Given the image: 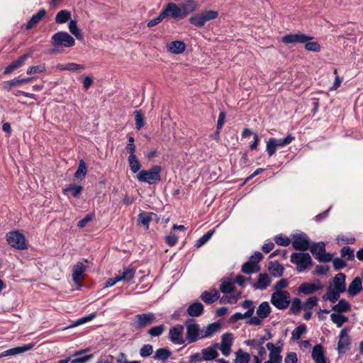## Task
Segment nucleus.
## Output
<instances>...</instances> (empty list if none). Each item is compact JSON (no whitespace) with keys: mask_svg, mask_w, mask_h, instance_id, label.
Returning a JSON list of instances; mask_svg holds the SVG:
<instances>
[{"mask_svg":"<svg viewBox=\"0 0 363 363\" xmlns=\"http://www.w3.org/2000/svg\"><path fill=\"white\" fill-rule=\"evenodd\" d=\"M95 317H96V314L95 313L89 314L88 315H86L84 317H82V318L77 320L73 324H72L69 326L65 328V329L69 328H73V327H76V326L82 325L84 323H86L91 320Z\"/></svg>","mask_w":363,"mask_h":363,"instance_id":"3c124183","label":"nucleus"},{"mask_svg":"<svg viewBox=\"0 0 363 363\" xmlns=\"http://www.w3.org/2000/svg\"><path fill=\"white\" fill-rule=\"evenodd\" d=\"M345 279V274L341 272L337 274L333 278L334 289L338 290L340 292H345L346 290Z\"/></svg>","mask_w":363,"mask_h":363,"instance_id":"cd10ccee","label":"nucleus"},{"mask_svg":"<svg viewBox=\"0 0 363 363\" xmlns=\"http://www.w3.org/2000/svg\"><path fill=\"white\" fill-rule=\"evenodd\" d=\"M83 187L79 185L69 184L64 191L71 192L74 197H78L82 193Z\"/></svg>","mask_w":363,"mask_h":363,"instance_id":"5fc2aeb1","label":"nucleus"},{"mask_svg":"<svg viewBox=\"0 0 363 363\" xmlns=\"http://www.w3.org/2000/svg\"><path fill=\"white\" fill-rule=\"evenodd\" d=\"M68 28L70 33L74 35L77 39L80 40L83 39V35L81 33L76 21L71 20L69 23Z\"/></svg>","mask_w":363,"mask_h":363,"instance_id":"a19ab883","label":"nucleus"},{"mask_svg":"<svg viewBox=\"0 0 363 363\" xmlns=\"http://www.w3.org/2000/svg\"><path fill=\"white\" fill-rule=\"evenodd\" d=\"M274 240L277 245L284 247H286L291 243V240L286 236H283L282 235L276 236Z\"/></svg>","mask_w":363,"mask_h":363,"instance_id":"e2e57ef3","label":"nucleus"},{"mask_svg":"<svg viewBox=\"0 0 363 363\" xmlns=\"http://www.w3.org/2000/svg\"><path fill=\"white\" fill-rule=\"evenodd\" d=\"M318 298L316 296H311L308 298L303 305V311H311L314 306L318 304Z\"/></svg>","mask_w":363,"mask_h":363,"instance_id":"864d4df0","label":"nucleus"},{"mask_svg":"<svg viewBox=\"0 0 363 363\" xmlns=\"http://www.w3.org/2000/svg\"><path fill=\"white\" fill-rule=\"evenodd\" d=\"M33 54V51H30L28 53H26L21 57H19L16 60L13 61L10 63L4 71V74H9L13 72L14 70L17 69L20 67L24 65L26 60L31 56Z\"/></svg>","mask_w":363,"mask_h":363,"instance_id":"6ab92c4d","label":"nucleus"},{"mask_svg":"<svg viewBox=\"0 0 363 363\" xmlns=\"http://www.w3.org/2000/svg\"><path fill=\"white\" fill-rule=\"evenodd\" d=\"M218 16V13L216 11H203L192 16L189 18V22L195 26L201 28L203 27L206 22L216 19Z\"/></svg>","mask_w":363,"mask_h":363,"instance_id":"39448f33","label":"nucleus"},{"mask_svg":"<svg viewBox=\"0 0 363 363\" xmlns=\"http://www.w3.org/2000/svg\"><path fill=\"white\" fill-rule=\"evenodd\" d=\"M298 358L296 352H289L284 359V363H297Z\"/></svg>","mask_w":363,"mask_h":363,"instance_id":"774afa93","label":"nucleus"},{"mask_svg":"<svg viewBox=\"0 0 363 363\" xmlns=\"http://www.w3.org/2000/svg\"><path fill=\"white\" fill-rule=\"evenodd\" d=\"M215 232V230H210L206 233H205L201 238H200L196 242L195 247L197 248L201 247L204 244H206L210 238L212 237Z\"/></svg>","mask_w":363,"mask_h":363,"instance_id":"de8ad7c7","label":"nucleus"},{"mask_svg":"<svg viewBox=\"0 0 363 363\" xmlns=\"http://www.w3.org/2000/svg\"><path fill=\"white\" fill-rule=\"evenodd\" d=\"M221 325L218 322H214L208 325L205 328L202 329L203 333L201 337L203 339L211 337L220 329Z\"/></svg>","mask_w":363,"mask_h":363,"instance_id":"2f4dec72","label":"nucleus"},{"mask_svg":"<svg viewBox=\"0 0 363 363\" xmlns=\"http://www.w3.org/2000/svg\"><path fill=\"white\" fill-rule=\"evenodd\" d=\"M186 312L191 317H199L203 312V306L199 302L194 303L188 307Z\"/></svg>","mask_w":363,"mask_h":363,"instance_id":"72a5a7b5","label":"nucleus"},{"mask_svg":"<svg viewBox=\"0 0 363 363\" xmlns=\"http://www.w3.org/2000/svg\"><path fill=\"white\" fill-rule=\"evenodd\" d=\"M312 357L316 363H327L323 348L321 345H316L312 350Z\"/></svg>","mask_w":363,"mask_h":363,"instance_id":"c85d7f7f","label":"nucleus"},{"mask_svg":"<svg viewBox=\"0 0 363 363\" xmlns=\"http://www.w3.org/2000/svg\"><path fill=\"white\" fill-rule=\"evenodd\" d=\"M184 325L177 324L169 329V339L174 345H184L185 337L184 336Z\"/></svg>","mask_w":363,"mask_h":363,"instance_id":"ddd939ff","label":"nucleus"},{"mask_svg":"<svg viewBox=\"0 0 363 363\" xmlns=\"http://www.w3.org/2000/svg\"><path fill=\"white\" fill-rule=\"evenodd\" d=\"M350 308V304L345 299L340 300L337 304L333 306V310L338 313L347 312Z\"/></svg>","mask_w":363,"mask_h":363,"instance_id":"58836bf2","label":"nucleus"},{"mask_svg":"<svg viewBox=\"0 0 363 363\" xmlns=\"http://www.w3.org/2000/svg\"><path fill=\"white\" fill-rule=\"evenodd\" d=\"M288 286V280L286 279H281L275 284L274 286V290L275 291H284L282 289L286 288Z\"/></svg>","mask_w":363,"mask_h":363,"instance_id":"0e129e2a","label":"nucleus"},{"mask_svg":"<svg viewBox=\"0 0 363 363\" xmlns=\"http://www.w3.org/2000/svg\"><path fill=\"white\" fill-rule=\"evenodd\" d=\"M305 43V49L312 52H319L320 50V46L317 42H309L307 41Z\"/></svg>","mask_w":363,"mask_h":363,"instance_id":"69168bd1","label":"nucleus"},{"mask_svg":"<svg viewBox=\"0 0 363 363\" xmlns=\"http://www.w3.org/2000/svg\"><path fill=\"white\" fill-rule=\"evenodd\" d=\"M340 252L341 257L347 260H353L354 259V251L349 246L343 247Z\"/></svg>","mask_w":363,"mask_h":363,"instance_id":"09e8293b","label":"nucleus"},{"mask_svg":"<svg viewBox=\"0 0 363 363\" xmlns=\"http://www.w3.org/2000/svg\"><path fill=\"white\" fill-rule=\"evenodd\" d=\"M86 270V267L80 262H77L72 270V280L75 284L79 285L81 281L84 279V274Z\"/></svg>","mask_w":363,"mask_h":363,"instance_id":"aec40b11","label":"nucleus"},{"mask_svg":"<svg viewBox=\"0 0 363 363\" xmlns=\"http://www.w3.org/2000/svg\"><path fill=\"white\" fill-rule=\"evenodd\" d=\"M272 279L269 274L262 273L259 274L257 281L253 284V288L255 289L264 290L270 285Z\"/></svg>","mask_w":363,"mask_h":363,"instance_id":"4be33fe9","label":"nucleus"},{"mask_svg":"<svg viewBox=\"0 0 363 363\" xmlns=\"http://www.w3.org/2000/svg\"><path fill=\"white\" fill-rule=\"evenodd\" d=\"M180 8L183 18H185L189 13L198 9L199 4L194 0H186Z\"/></svg>","mask_w":363,"mask_h":363,"instance_id":"7c9ffc66","label":"nucleus"},{"mask_svg":"<svg viewBox=\"0 0 363 363\" xmlns=\"http://www.w3.org/2000/svg\"><path fill=\"white\" fill-rule=\"evenodd\" d=\"M332 260H333V267L335 270H339V269H343L347 265L346 262L341 258L337 257V258H335L334 259H332Z\"/></svg>","mask_w":363,"mask_h":363,"instance_id":"338daca9","label":"nucleus"},{"mask_svg":"<svg viewBox=\"0 0 363 363\" xmlns=\"http://www.w3.org/2000/svg\"><path fill=\"white\" fill-rule=\"evenodd\" d=\"M155 216L153 213L142 212L138 215V221L147 229L152 217Z\"/></svg>","mask_w":363,"mask_h":363,"instance_id":"ea45409f","label":"nucleus"},{"mask_svg":"<svg viewBox=\"0 0 363 363\" xmlns=\"http://www.w3.org/2000/svg\"><path fill=\"white\" fill-rule=\"evenodd\" d=\"M33 347V344H28V345H25L22 347H13L11 349H9L0 354V358L6 357V356L16 355V354L27 352V351L31 350Z\"/></svg>","mask_w":363,"mask_h":363,"instance_id":"a878e982","label":"nucleus"},{"mask_svg":"<svg viewBox=\"0 0 363 363\" xmlns=\"http://www.w3.org/2000/svg\"><path fill=\"white\" fill-rule=\"evenodd\" d=\"M87 173V169L85 162L83 160L79 161V167L76 172L74 173V177L79 178L81 176L84 177Z\"/></svg>","mask_w":363,"mask_h":363,"instance_id":"6e6d98bb","label":"nucleus"},{"mask_svg":"<svg viewBox=\"0 0 363 363\" xmlns=\"http://www.w3.org/2000/svg\"><path fill=\"white\" fill-rule=\"evenodd\" d=\"M164 330L165 327L164 325H159L150 328L147 331V333L151 337H158L164 333Z\"/></svg>","mask_w":363,"mask_h":363,"instance_id":"603ef678","label":"nucleus"},{"mask_svg":"<svg viewBox=\"0 0 363 363\" xmlns=\"http://www.w3.org/2000/svg\"><path fill=\"white\" fill-rule=\"evenodd\" d=\"M306 331V326L305 324H301L297 326L291 333V338L293 340H298L301 335Z\"/></svg>","mask_w":363,"mask_h":363,"instance_id":"49530a36","label":"nucleus"},{"mask_svg":"<svg viewBox=\"0 0 363 363\" xmlns=\"http://www.w3.org/2000/svg\"><path fill=\"white\" fill-rule=\"evenodd\" d=\"M51 43L54 47L52 52H57L60 48H71L74 46L75 40L68 33L59 31L52 36Z\"/></svg>","mask_w":363,"mask_h":363,"instance_id":"f257e3e1","label":"nucleus"},{"mask_svg":"<svg viewBox=\"0 0 363 363\" xmlns=\"http://www.w3.org/2000/svg\"><path fill=\"white\" fill-rule=\"evenodd\" d=\"M128 164H129L130 170L133 173L139 172L141 165H140V163L138 159L137 158V157L136 156H129L128 158Z\"/></svg>","mask_w":363,"mask_h":363,"instance_id":"a18cd8bd","label":"nucleus"},{"mask_svg":"<svg viewBox=\"0 0 363 363\" xmlns=\"http://www.w3.org/2000/svg\"><path fill=\"white\" fill-rule=\"evenodd\" d=\"M220 350L224 356H228L230 353V347L233 343L232 334L225 333L222 335Z\"/></svg>","mask_w":363,"mask_h":363,"instance_id":"b1692460","label":"nucleus"},{"mask_svg":"<svg viewBox=\"0 0 363 363\" xmlns=\"http://www.w3.org/2000/svg\"><path fill=\"white\" fill-rule=\"evenodd\" d=\"M46 71V66L45 64H41L37 66H31L28 68L26 73L28 74H33L37 73H43Z\"/></svg>","mask_w":363,"mask_h":363,"instance_id":"13d9d810","label":"nucleus"},{"mask_svg":"<svg viewBox=\"0 0 363 363\" xmlns=\"http://www.w3.org/2000/svg\"><path fill=\"white\" fill-rule=\"evenodd\" d=\"M330 319L338 328H340L344 323L349 320L347 317L338 313H332L330 315Z\"/></svg>","mask_w":363,"mask_h":363,"instance_id":"79ce46f5","label":"nucleus"},{"mask_svg":"<svg viewBox=\"0 0 363 363\" xmlns=\"http://www.w3.org/2000/svg\"><path fill=\"white\" fill-rule=\"evenodd\" d=\"M313 39V37L307 35L306 34L298 33H289L284 35L281 41L284 44H294V43H304Z\"/></svg>","mask_w":363,"mask_h":363,"instance_id":"dca6fc26","label":"nucleus"},{"mask_svg":"<svg viewBox=\"0 0 363 363\" xmlns=\"http://www.w3.org/2000/svg\"><path fill=\"white\" fill-rule=\"evenodd\" d=\"M220 290L223 294H229L235 291V286L231 281L222 280L220 286Z\"/></svg>","mask_w":363,"mask_h":363,"instance_id":"8fccbe9b","label":"nucleus"},{"mask_svg":"<svg viewBox=\"0 0 363 363\" xmlns=\"http://www.w3.org/2000/svg\"><path fill=\"white\" fill-rule=\"evenodd\" d=\"M250 359V355L247 352H240L237 353L235 363H248Z\"/></svg>","mask_w":363,"mask_h":363,"instance_id":"052dcab7","label":"nucleus"},{"mask_svg":"<svg viewBox=\"0 0 363 363\" xmlns=\"http://www.w3.org/2000/svg\"><path fill=\"white\" fill-rule=\"evenodd\" d=\"M350 344L351 341L348 335V330L347 328L342 329L340 333L339 341L337 347L338 353L345 354L350 350Z\"/></svg>","mask_w":363,"mask_h":363,"instance_id":"a211bd4d","label":"nucleus"},{"mask_svg":"<svg viewBox=\"0 0 363 363\" xmlns=\"http://www.w3.org/2000/svg\"><path fill=\"white\" fill-rule=\"evenodd\" d=\"M186 328V338L189 343H193L199 340L203 339L201 337L203 331L200 325L194 322V320L189 319L184 323Z\"/></svg>","mask_w":363,"mask_h":363,"instance_id":"20e7f679","label":"nucleus"},{"mask_svg":"<svg viewBox=\"0 0 363 363\" xmlns=\"http://www.w3.org/2000/svg\"><path fill=\"white\" fill-rule=\"evenodd\" d=\"M218 348V344L215 343L210 347L202 349V358L204 359V361H211L215 359L218 355L217 352Z\"/></svg>","mask_w":363,"mask_h":363,"instance_id":"5701e85b","label":"nucleus"},{"mask_svg":"<svg viewBox=\"0 0 363 363\" xmlns=\"http://www.w3.org/2000/svg\"><path fill=\"white\" fill-rule=\"evenodd\" d=\"M201 299L206 304H212L220 298V294L216 289L204 291L200 296Z\"/></svg>","mask_w":363,"mask_h":363,"instance_id":"412c9836","label":"nucleus"},{"mask_svg":"<svg viewBox=\"0 0 363 363\" xmlns=\"http://www.w3.org/2000/svg\"><path fill=\"white\" fill-rule=\"evenodd\" d=\"M324 285L322 282L317 279L315 280L312 283L309 282H303L302 283L298 288V291L299 294H303L305 295H310L315 293L317 291L323 289Z\"/></svg>","mask_w":363,"mask_h":363,"instance_id":"4468645a","label":"nucleus"},{"mask_svg":"<svg viewBox=\"0 0 363 363\" xmlns=\"http://www.w3.org/2000/svg\"><path fill=\"white\" fill-rule=\"evenodd\" d=\"M46 11L45 9L40 10L36 14L33 15L30 21L26 24V29L29 30L35 27L45 16Z\"/></svg>","mask_w":363,"mask_h":363,"instance_id":"e433bc0d","label":"nucleus"},{"mask_svg":"<svg viewBox=\"0 0 363 363\" xmlns=\"http://www.w3.org/2000/svg\"><path fill=\"white\" fill-rule=\"evenodd\" d=\"M161 12L164 18L170 16L174 19L184 18L180 6L173 2L168 3Z\"/></svg>","mask_w":363,"mask_h":363,"instance_id":"f3484780","label":"nucleus"},{"mask_svg":"<svg viewBox=\"0 0 363 363\" xmlns=\"http://www.w3.org/2000/svg\"><path fill=\"white\" fill-rule=\"evenodd\" d=\"M310 251L319 262H329L332 261V255L326 252L325 245L323 242L313 243Z\"/></svg>","mask_w":363,"mask_h":363,"instance_id":"9d476101","label":"nucleus"},{"mask_svg":"<svg viewBox=\"0 0 363 363\" xmlns=\"http://www.w3.org/2000/svg\"><path fill=\"white\" fill-rule=\"evenodd\" d=\"M259 270L260 266L250 261L245 262L242 267V272L247 274L257 272Z\"/></svg>","mask_w":363,"mask_h":363,"instance_id":"4c0bfd02","label":"nucleus"},{"mask_svg":"<svg viewBox=\"0 0 363 363\" xmlns=\"http://www.w3.org/2000/svg\"><path fill=\"white\" fill-rule=\"evenodd\" d=\"M171 354L172 352L167 348H160L156 350L154 358L155 359L165 361L171 356Z\"/></svg>","mask_w":363,"mask_h":363,"instance_id":"c03bdc74","label":"nucleus"},{"mask_svg":"<svg viewBox=\"0 0 363 363\" xmlns=\"http://www.w3.org/2000/svg\"><path fill=\"white\" fill-rule=\"evenodd\" d=\"M272 304L279 310L286 309L291 303V296L289 291H274L271 296Z\"/></svg>","mask_w":363,"mask_h":363,"instance_id":"423d86ee","label":"nucleus"},{"mask_svg":"<svg viewBox=\"0 0 363 363\" xmlns=\"http://www.w3.org/2000/svg\"><path fill=\"white\" fill-rule=\"evenodd\" d=\"M341 293L342 292L338 291V290L332 289L331 286H329L326 294L322 296V298L323 301H329L331 303H335L340 298Z\"/></svg>","mask_w":363,"mask_h":363,"instance_id":"c9c22d12","label":"nucleus"},{"mask_svg":"<svg viewBox=\"0 0 363 363\" xmlns=\"http://www.w3.org/2000/svg\"><path fill=\"white\" fill-rule=\"evenodd\" d=\"M301 308V301L298 298H294L291 301L290 311L293 314L297 315L299 313Z\"/></svg>","mask_w":363,"mask_h":363,"instance_id":"4d7b16f0","label":"nucleus"},{"mask_svg":"<svg viewBox=\"0 0 363 363\" xmlns=\"http://www.w3.org/2000/svg\"><path fill=\"white\" fill-rule=\"evenodd\" d=\"M34 77H26L23 79L15 78L12 80L5 81L3 83V88L7 91L11 89L13 86H18L23 84L30 82L33 80Z\"/></svg>","mask_w":363,"mask_h":363,"instance_id":"393cba45","label":"nucleus"},{"mask_svg":"<svg viewBox=\"0 0 363 363\" xmlns=\"http://www.w3.org/2000/svg\"><path fill=\"white\" fill-rule=\"evenodd\" d=\"M156 322V317L153 313L149 312L135 315L132 320V325L139 330L147 327Z\"/></svg>","mask_w":363,"mask_h":363,"instance_id":"1a4fd4ad","label":"nucleus"},{"mask_svg":"<svg viewBox=\"0 0 363 363\" xmlns=\"http://www.w3.org/2000/svg\"><path fill=\"white\" fill-rule=\"evenodd\" d=\"M162 167L159 165L152 166L149 170H141L137 174V179L140 182L153 184L161 180Z\"/></svg>","mask_w":363,"mask_h":363,"instance_id":"7ed1b4c3","label":"nucleus"},{"mask_svg":"<svg viewBox=\"0 0 363 363\" xmlns=\"http://www.w3.org/2000/svg\"><path fill=\"white\" fill-rule=\"evenodd\" d=\"M71 18V13L67 10L60 11L56 16L55 21L57 23H65Z\"/></svg>","mask_w":363,"mask_h":363,"instance_id":"37998d69","label":"nucleus"},{"mask_svg":"<svg viewBox=\"0 0 363 363\" xmlns=\"http://www.w3.org/2000/svg\"><path fill=\"white\" fill-rule=\"evenodd\" d=\"M290 261L296 266L298 272H303L313 265V260L308 252H294L291 255Z\"/></svg>","mask_w":363,"mask_h":363,"instance_id":"f03ea898","label":"nucleus"},{"mask_svg":"<svg viewBox=\"0 0 363 363\" xmlns=\"http://www.w3.org/2000/svg\"><path fill=\"white\" fill-rule=\"evenodd\" d=\"M66 69L68 71L79 73L85 69V66L74 62L66 64Z\"/></svg>","mask_w":363,"mask_h":363,"instance_id":"bf43d9fd","label":"nucleus"},{"mask_svg":"<svg viewBox=\"0 0 363 363\" xmlns=\"http://www.w3.org/2000/svg\"><path fill=\"white\" fill-rule=\"evenodd\" d=\"M294 140L295 137L291 134H289L286 138L281 139L269 138L267 142L266 151L268 155L272 157L276 152L278 147H282L289 145Z\"/></svg>","mask_w":363,"mask_h":363,"instance_id":"0eeeda50","label":"nucleus"},{"mask_svg":"<svg viewBox=\"0 0 363 363\" xmlns=\"http://www.w3.org/2000/svg\"><path fill=\"white\" fill-rule=\"evenodd\" d=\"M135 126L138 130H140L144 125V117L141 111H135Z\"/></svg>","mask_w":363,"mask_h":363,"instance_id":"680f3d73","label":"nucleus"},{"mask_svg":"<svg viewBox=\"0 0 363 363\" xmlns=\"http://www.w3.org/2000/svg\"><path fill=\"white\" fill-rule=\"evenodd\" d=\"M167 50L173 54H181L186 49L185 43L182 40H174L169 43L167 46Z\"/></svg>","mask_w":363,"mask_h":363,"instance_id":"c756f323","label":"nucleus"},{"mask_svg":"<svg viewBox=\"0 0 363 363\" xmlns=\"http://www.w3.org/2000/svg\"><path fill=\"white\" fill-rule=\"evenodd\" d=\"M362 290V281L361 278L355 277L350 284L347 292L352 297L357 296Z\"/></svg>","mask_w":363,"mask_h":363,"instance_id":"bb28decb","label":"nucleus"},{"mask_svg":"<svg viewBox=\"0 0 363 363\" xmlns=\"http://www.w3.org/2000/svg\"><path fill=\"white\" fill-rule=\"evenodd\" d=\"M311 246L310 239L306 234L301 233L293 236L292 247L296 250L304 252L310 250Z\"/></svg>","mask_w":363,"mask_h":363,"instance_id":"f8f14e48","label":"nucleus"},{"mask_svg":"<svg viewBox=\"0 0 363 363\" xmlns=\"http://www.w3.org/2000/svg\"><path fill=\"white\" fill-rule=\"evenodd\" d=\"M283 342L279 341L277 345L272 342H268L266 345L267 348L269 351V359L275 363H281L282 361V356L281 352L282 351Z\"/></svg>","mask_w":363,"mask_h":363,"instance_id":"2eb2a0df","label":"nucleus"},{"mask_svg":"<svg viewBox=\"0 0 363 363\" xmlns=\"http://www.w3.org/2000/svg\"><path fill=\"white\" fill-rule=\"evenodd\" d=\"M268 270L271 274L274 277H281L284 271V268L282 264L278 262H270L268 267Z\"/></svg>","mask_w":363,"mask_h":363,"instance_id":"473e14b6","label":"nucleus"},{"mask_svg":"<svg viewBox=\"0 0 363 363\" xmlns=\"http://www.w3.org/2000/svg\"><path fill=\"white\" fill-rule=\"evenodd\" d=\"M271 313V307L268 302L264 301L259 304L257 309V316L252 317L248 323L253 325H261L262 320L267 318Z\"/></svg>","mask_w":363,"mask_h":363,"instance_id":"9b49d317","label":"nucleus"},{"mask_svg":"<svg viewBox=\"0 0 363 363\" xmlns=\"http://www.w3.org/2000/svg\"><path fill=\"white\" fill-rule=\"evenodd\" d=\"M117 276L120 281L129 282L135 277L134 269L130 266L127 267L122 272H119Z\"/></svg>","mask_w":363,"mask_h":363,"instance_id":"f704fd0d","label":"nucleus"},{"mask_svg":"<svg viewBox=\"0 0 363 363\" xmlns=\"http://www.w3.org/2000/svg\"><path fill=\"white\" fill-rule=\"evenodd\" d=\"M6 238L8 244L12 247L20 250L28 248L25 236L18 230L7 233Z\"/></svg>","mask_w":363,"mask_h":363,"instance_id":"6e6552de","label":"nucleus"}]
</instances>
